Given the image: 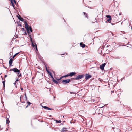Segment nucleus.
I'll return each instance as SVG.
<instances>
[{
    "instance_id": "1",
    "label": "nucleus",
    "mask_w": 132,
    "mask_h": 132,
    "mask_svg": "<svg viewBox=\"0 0 132 132\" xmlns=\"http://www.w3.org/2000/svg\"><path fill=\"white\" fill-rule=\"evenodd\" d=\"M19 16H18V18L21 21H24V23L25 24V28L26 29L27 33H28L29 36L30 37V40L31 43H32V46L33 48L35 49V48L36 50H37V47L36 44V43H35L34 42H33L32 38H31V36L32 35V34L30 32H32V28L31 26L29 27V26L28 25L27 23V21H24V19L23 18H22L21 16L19 15Z\"/></svg>"
},
{
    "instance_id": "2",
    "label": "nucleus",
    "mask_w": 132,
    "mask_h": 132,
    "mask_svg": "<svg viewBox=\"0 0 132 132\" xmlns=\"http://www.w3.org/2000/svg\"><path fill=\"white\" fill-rule=\"evenodd\" d=\"M37 76L38 79L39 80H40L43 78V74L39 73L37 74Z\"/></svg>"
},
{
    "instance_id": "3",
    "label": "nucleus",
    "mask_w": 132,
    "mask_h": 132,
    "mask_svg": "<svg viewBox=\"0 0 132 132\" xmlns=\"http://www.w3.org/2000/svg\"><path fill=\"white\" fill-rule=\"evenodd\" d=\"M10 71H13L15 72L18 73V74H19L20 71V70L16 68H15L13 69H11Z\"/></svg>"
},
{
    "instance_id": "4",
    "label": "nucleus",
    "mask_w": 132,
    "mask_h": 132,
    "mask_svg": "<svg viewBox=\"0 0 132 132\" xmlns=\"http://www.w3.org/2000/svg\"><path fill=\"white\" fill-rule=\"evenodd\" d=\"M84 76L83 75H78L75 78V79L76 80H79L82 78Z\"/></svg>"
},
{
    "instance_id": "5",
    "label": "nucleus",
    "mask_w": 132,
    "mask_h": 132,
    "mask_svg": "<svg viewBox=\"0 0 132 132\" xmlns=\"http://www.w3.org/2000/svg\"><path fill=\"white\" fill-rule=\"evenodd\" d=\"M70 81V79H67L62 81V83L64 84L69 83Z\"/></svg>"
},
{
    "instance_id": "6",
    "label": "nucleus",
    "mask_w": 132,
    "mask_h": 132,
    "mask_svg": "<svg viewBox=\"0 0 132 132\" xmlns=\"http://www.w3.org/2000/svg\"><path fill=\"white\" fill-rule=\"evenodd\" d=\"M85 79L86 80H87L88 79H90L92 77V76L91 75H88L87 74H86L85 75Z\"/></svg>"
},
{
    "instance_id": "7",
    "label": "nucleus",
    "mask_w": 132,
    "mask_h": 132,
    "mask_svg": "<svg viewBox=\"0 0 132 132\" xmlns=\"http://www.w3.org/2000/svg\"><path fill=\"white\" fill-rule=\"evenodd\" d=\"M11 3V4L12 6H13V7H14V3H13V2H14V3L15 4H16V2L15 0H10Z\"/></svg>"
},
{
    "instance_id": "8",
    "label": "nucleus",
    "mask_w": 132,
    "mask_h": 132,
    "mask_svg": "<svg viewBox=\"0 0 132 132\" xmlns=\"http://www.w3.org/2000/svg\"><path fill=\"white\" fill-rule=\"evenodd\" d=\"M80 45L81 47L83 48H84L85 47H86L87 48V46H86L85 44H84L82 42H81L80 43Z\"/></svg>"
},
{
    "instance_id": "9",
    "label": "nucleus",
    "mask_w": 132,
    "mask_h": 132,
    "mask_svg": "<svg viewBox=\"0 0 132 132\" xmlns=\"http://www.w3.org/2000/svg\"><path fill=\"white\" fill-rule=\"evenodd\" d=\"M106 65V64L105 63H104L102 64L101 65H100V68L102 70H104V68L105 65Z\"/></svg>"
},
{
    "instance_id": "10",
    "label": "nucleus",
    "mask_w": 132,
    "mask_h": 132,
    "mask_svg": "<svg viewBox=\"0 0 132 132\" xmlns=\"http://www.w3.org/2000/svg\"><path fill=\"white\" fill-rule=\"evenodd\" d=\"M106 17L108 19L107 20L109 22L110 21H111V20L112 19L110 16L109 15H107L106 16Z\"/></svg>"
},
{
    "instance_id": "11",
    "label": "nucleus",
    "mask_w": 132,
    "mask_h": 132,
    "mask_svg": "<svg viewBox=\"0 0 132 132\" xmlns=\"http://www.w3.org/2000/svg\"><path fill=\"white\" fill-rule=\"evenodd\" d=\"M13 62V59L12 58H11L9 61V64L10 66H11Z\"/></svg>"
},
{
    "instance_id": "12",
    "label": "nucleus",
    "mask_w": 132,
    "mask_h": 132,
    "mask_svg": "<svg viewBox=\"0 0 132 132\" xmlns=\"http://www.w3.org/2000/svg\"><path fill=\"white\" fill-rule=\"evenodd\" d=\"M67 129L65 128H63L61 131V132H66L67 130Z\"/></svg>"
},
{
    "instance_id": "13",
    "label": "nucleus",
    "mask_w": 132,
    "mask_h": 132,
    "mask_svg": "<svg viewBox=\"0 0 132 132\" xmlns=\"http://www.w3.org/2000/svg\"><path fill=\"white\" fill-rule=\"evenodd\" d=\"M98 52L100 53V54H103V55H104H104L105 53H106L107 54L108 53L107 52H104V53H103L102 52V50H100V53H100V51H98Z\"/></svg>"
},
{
    "instance_id": "14",
    "label": "nucleus",
    "mask_w": 132,
    "mask_h": 132,
    "mask_svg": "<svg viewBox=\"0 0 132 132\" xmlns=\"http://www.w3.org/2000/svg\"><path fill=\"white\" fill-rule=\"evenodd\" d=\"M76 74V73L75 72H72L70 73V76H73V75Z\"/></svg>"
},
{
    "instance_id": "15",
    "label": "nucleus",
    "mask_w": 132,
    "mask_h": 132,
    "mask_svg": "<svg viewBox=\"0 0 132 132\" xmlns=\"http://www.w3.org/2000/svg\"><path fill=\"white\" fill-rule=\"evenodd\" d=\"M6 123L9 124L10 123V121L9 120L8 118H7V117H6Z\"/></svg>"
},
{
    "instance_id": "16",
    "label": "nucleus",
    "mask_w": 132,
    "mask_h": 132,
    "mask_svg": "<svg viewBox=\"0 0 132 132\" xmlns=\"http://www.w3.org/2000/svg\"><path fill=\"white\" fill-rule=\"evenodd\" d=\"M44 108L45 109H47V110H52V109L50 108H49L48 107L46 106H44Z\"/></svg>"
},
{
    "instance_id": "17",
    "label": "nucleus",
    "mask_w": 132,
    "mask_h": 132,
    "mask_svg": "<svg viewBox=\"0 0 132 132\" xmlns=\"http://www.w3.org/2000/svg\"><path fill=\"white\" fill-rule=\"evenodd\" d=\"M83 13L85 15V17L87 18H88V16L87 14L85 12H83Z\"/></svg>"
},
{
    "instance_id": "18",
    "label": "nucleus",
    "mask_w": 132,
    "mask_h": 132,
    "mask_svg": "<svg viewBox=\"0 0 132 132\" xmlns=\"http://www.w3.org/2000/svg\"><path fill=\"white\" fill-rule=\"evenodd\" d=\"M27 103L28 104L26 106V108L29 105H30V104H31L30 102H27Z\"/></svg>"
},
{
    "instance_id": "19",
    "label": "nucleus",
    "mask_w": 132,
    "mask_h": 132,
    "mask_svg": "<svg viewBox=\"0 0 132 132\" xmlns=\"http://www.w3.org/2000/svg\"><path fill=\"white\" fill-rule=\"evenodd\" d=\"M67 77L66 75H65V76H63L62 77H61L59 79H57V80H60L63 77Z\"/></svg>"
},
{
    "instance_id": "20",
    "label": "nucleus",
    "mask_w": 132,
    "mask_h": 132,
    "mask_svg": "<svg viewBox=\"0 0 132 132\" xmlns=\"http://www.w3.org/2000/svg\"><path fill=\"white\" fill-rule=\"evenodd\" d=\"M53 82H55V83H56V84H57V83H58V81H57L56 80H54V79H53Z\"/></svg>"
},
{
    "instance_id": "21",
    "label": "nucleus",
    "mask_w": 132,
    "mask_h": 132,
    "mask_svg": "<svg viewBox=\"0 0 132 132\" xmlns=\"http://www.w3.org/2000/svg\"><path fill=\"white\" fill-rule=\"evenodd\" d=\"M19 53H17L15 54L13 56V58H14L15 57L17 54Z\"/></svg>"
},
{
    "instance_id": "22",
    "label": "nucleus",
    "mask_w": 132,
    "mask_h": 132,
    "mask_svg": "<svg viewBox=\"0 0 132 132\" xmlns=\"http://www.w3.org/2000/svg\"><path fill=\"white\" fill-rule=\"evenodd\" d=\"M5 80H4V81H3V87H4L5 86Z\"/></svg>"
},
{
    "instance_id": "23",
    "label": "nucleus",
    "mask_w": 132,
    "mask_h": 132,
    "mask_svg": "<svg viewBox=\"0 0 132 132\" xmlns=\"http://www.w3.org/2000/svg\"><path fill=\"white\" fill-rule=\"evenodd\" d=\"M55 121L57 123H60L61 122V120H55Z\"/></svg>"
},
{
    "instance_id": "24",
    "label": "nucleus",
    "mask_w": 132,
    "mask_h": 132,
    "mask_svg": "<svg viewBox=\"0 0 132 132\" xmlns=\"http://www.w3.org/2000/svg\"><path fill=\"white\" fill-rule=\"evenodd\" d=\"M46 71H47V72H48V73H49V75H50V74H51V72H50L49 71H48L47 70V68H46Z\"/></svg>"
},
{
    "instance_id": "25",
    "label": "nucleus",
    "mask_w": 132,
    "mask_h": 132,
    "mask_svg": "<svg viewBox=\"0 0 132 132\" xmlns=\"http://www.w3.org/2000/svg\"><path fill=\"white\" fill-rule=\"evenodd\" d=\"M23 34L24 35H27V33L26 31H24L23 32Z\"/></svg>"
},
{
    "instance_id": "26",
    "label": "nucleus",
    "mask_w": 132,
    "mask_h": 132,
    "mask_svg": "<svg viewBox=\"0 0 132 132\" xmlns=\"http://www.w3.org/2000/svg\"><path fill=\"white\" fill-rule=\"evenodd\" d=\"M50 75L51 76V77L53 79H54V78L53 77V76L52 75V73H51V74H50Z\"/></svg>"
},
{
    "instance_id": "27",
    "label": "nucleus",
    "mask_w": 132,
    "mask_h": 132,
    "mask_svg": "<svg viewBox=\"0 0 132 132\" xmlns=\"http://www.w3.org/2000/svg\"><path fill=\"white\" fill-rule=\"evenodd\" d=\"M21 30L23 32L25 31V30L24 28H22L21 29Z\"/></svg>"
},
{
    "instance_id": "28",
    "label": "nucleus",
    "mask_w": 132,
    "mask_h": 132,
    "mask_svg": "<svg viewBox=\"0 0 132 132\" xmlns=\"http://www.w3.org/2000/svg\"><path fill=\"white\" fill-rule=\"evenodd\" d=\"M66 76H67V77H68L69 76H70V74H67V75H66Z\"/></svg>"
},
{
    "instance_id": "29",
    "label": "nucleus",
    "mask_w": 132,
    "mask_h": 132,
    "mask_svg": "<svg viewBox=\"0 0 132 132\" xmlns=\"http://www.w3.org/2000/svg\"><path fill=\"white\" fill-rule=\"evenodd\" d=\"M21 90L22 91V92L23 91V88H21Z\"/></svg>"
},
{
    "instance_id": "30",
    "label": "nucleus",
    "mask_w": 132,
    "mask_h": 132,
    "mask_svg": "<svg viewBox=\"0 0 132 132\" xmlns=\"http://www.w3.org/2000/svg\"><path fill=\"white\" fill-rule=\"evenodd\" d=\"M21 74H20V75H19V77H21Z\"/></svg>"
},
{
    "instance_id": "31",
    "label": "nucleus",
    "mask_w": 132,
    "mask_h": 132,
    "mask_svg": "<svg viewBox=\"0 0 132 132\" xmlns=\"http://www.w3.org/2000/svg\"><path fill=\"white\" fill-rule=\"evenodd\" d=\"M70 94H74V93H73V92H70Z\"/></svg>"
},
{
    "instance_id": "32",
    "label": "nucleus",
    "mask_w": 132,
    "mask_h": 132,
    "mask_svg": "<svg viewBox=\"0 0 132 132\" xmlns=\"http://www.w3.org/2000/svg\"><path fill=\"white\" fill-rule=\"evenodd\" d=\"M7 76L6 75H5V77H7Z\"/></svg>"
},
{
    "instance_id": "33",
    "label": "nucleus",
    "mask_w": 132,
    "mask_h": 132,
    "mask_svg": "<svg viewBox=\"0 0 132 132\" xmlns=\"http://www.w3.org/2000/svg\"><path fill=\"white\" fill-rule=\"evenodd\" d=\"M21 95L20 96V101H21Z\"/></svg>"
},
{
    "instance_id": "34",
    "label": "nucleus",
    "mask_w": 132,
    "mask_h": 132,
    "mask_svg": "<svg viewBox=\"0 0 132 132\" xmlns=\"http://www.w3.org/2000/svg\"><path fill=\"white\" fill-rule=\"evenodd\" d=\"M16 81H15V83L14 84H15V85L16 84Z\"/></svg>"
},
{
    "instance_id": "35",
    "label": "nucleus",
    "mask_w": 132,
    "mask_h": 132,
    "mask_svg": "<svg viewBox=\"0 0 132 132\" xmlns=\"http://www.w3.org/2000/svg\"><path fill=\"white\" fill-rule=\"evenodd\" d=\"M19 25V26H22V25L21 24H20V25Z\"/></svg>"
},
{
    "instance_id": "36",
    "label": "nucleus",
    "mask_w": 132,
    "mask_h": 132,
    "mask_svg": "<svg viewBox=\"0 0 132 132\" xmlns=\"http://www.w3.org/2000/svg\"><path fill=\"white\" fill-rule=\"evenodd\" d=\"M110 46V45H108L107 46V47H108V46Z\"/></svg>"
},
{
    "instance_id": "37",
    "label": "nucleus",
    "mask_w": 132,
    "mask_h": 132,
    "mask_svg": "<svg viewBox=\"0 0 132 132\" xmlns=\"http://www.w3.org/2000/svg\"><path fill=\"white\" fill-rule=\"evenodd\" d=\"M18 81V79H17V80H16V81Z\"/></svg>"
},
{
    "instance_id": "38",
    "label": "nucleus",
    "mask_w": 132,
    "mask_h": 132,
    "mask_svg": "<svg viewBox=\"0 0 132 132\" xmlns=\"http://www.w3.org/2000/svg\"><path fill=\"white\" fill-rule=\"evenodd\" d=\"M36 50L37 51H38V50Z\"/></svg>"
}]
</instances>
